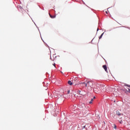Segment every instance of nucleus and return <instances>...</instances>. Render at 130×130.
Returning <instances> with one entry per match:
<instances>
[{
  "instance_id": "obj_1",
  "label": "nucleus",
  "mask_w": 130,
  "mask_h": 130,
  "mask_svg": "<svg viewBox=\"0 0 130 130\" xmlns=\"http://www.w3.org/2000/svg\"><path fill=\"white\" fill-rule=\"evenodd\" d=\"M80 84L83 86L85 85L86 87L87 90H92V88H93V82L92 81H87L86 83L85 82H82Z\"/></svg>"
},
{
  "instance_id": "obj_2",
  "label": "nucleus",
  "mask_w": 130,
  "mask_h": 130,
  "mask_svg": "<svg viewBox=\"0 0 130 130\" xmlns=\"http://www.w3.org/2000/svg\"><path fill=\"white\" fill-rule=\"evenodd\" d=\"M104 89V86L103 85H100L99 86H96L94 89L93 91L95 93H101V91Z\"/></svg>"
},
{
  "instance_id": "obj_3",
  "label": "nucleus",
  "mask_w": 130,
  "mask_h": 130,
  "mask_svg": "<svg viewBox=\"0 0 130 130\" xmlns=\"http://www.w3.org/2000/svg\"><path fill=\"white\" fill-rule=\"evenodd\" d=\"M125 87H127L126 91L127 92H129V93H130V85H125Z\"/></svg>"
},
{
  "instance_id": "obj_4",
  "label": "nucleus",
  "mask_w": 130,
  "mask_h": 130,
  "mask_svg": "<svg viewBox=\"0 0 130 130\" xmlns=\"http://www.w3.org/2000/svg\"><path fill=\"white\" fill-rule=\"evenodd\" d=\"M116 115H118V116H119V115H123V114H121V113H120V112H119V111H116Z\"/></svg>"
},
{
  "instance_id": "obj_5",
  "label": "nucleus",
  "mask_w": 130,
  "mask_h": 130,
  "mask_svg": "<svg viewBox=\"0 0 130 130\" xmlns=\"http://www.w3.org/2000/svg\"><path fill=\"white\" fill-rule=\"evenodd\" d=\"M103 68L106 72H107V66L106 65L103 66Z\"/></svg>"
},
{
  "instance_id": "obj_6",
  "label": "nucleus",
  "mask_w": 130,
  "mask_h": 130,
  "mask_svg": "<svg viewBox=\"0 0 130 130\" xmlns=\"http://www.w3.org/2000/svg\"><path fill=\"white\" fill-rule=\"evenodd\" d=\"M77 93L78 94V95H83V93H82L81 90H77Z\"/></svg>"
},
{
  "instance_id": "obj_7",
  "label": "nucleus",
  "mask_w": 130,
  "mask_h": 130,
  "mask_svg": "<svg viewBox=\"0 0 130 130\" xmlns=\"http://www.w3.org/2000/svg\"><path fill=\"white\" fill-rule=\"evenodd\" d=\"M80 107H81V108L85 109V108H86V106H85V104H81Z\"/></svg>"
},
{
  "instance_id": "obj_8",
  "label": "nucleus",
  "mask_w": 130,
  "mask_h": 130,
  "mask_svg": "<svg viewBox=\"0 0 130 130\" xmlns=\"http://www.w3.org/2000/svg\"><path fill=\"white\" fill-rule=\"evenodd\" d=\"M49 16L50 17V18H51L52 19H54V18H55V17H56V15H51L50 14H49Z\"/></svg>"
},
{
  "instance_id": "obj_9",
  "label": "nucleus",
  "mask_w": 130,
  "mask_h": 130,
  "mask_svg": "<svg viewBox=\"0 0 130 130\" xmlns=\"http://www.w3.org/2000/svg\"><path fill=\"white\" fill-rule=\"evenodd\" d=\"M68 84L71 86V85H73V82L71 81H68Z\"/></svg>"
},
{
  "instance_id": "obj_10",
  "label": "nucleus",
  "mask_w": 130,
  "mask_h": 130,
  "mask_svg": "<svg viewBox=\"0 0 130 130\" xmlns=\"http://www.w3.org/2000/svg\"><path fill=\"white\" fill-rule=\"evenodd\" d=\"M77 99L81 100L82 99V95L77 96Z\"/></svg>"
},
{
  "instance_id": "obj_11",
  "label": "nucleus",
  "mask_w": 130,
  "mask_h": 130,
  "mask_svg": "<svg viewBox=\"0 0 130 130\" xmlns=\"http://www.w3.org/2000/svg\"><path fill=\"white\" fill-rule=\"evenodd\" d=\"M104 34V32H103L99 37V39H101L102 38V36H103V35Z\"/></svg>"
},
{
  "instance_id": "obj_12",
  "label": "nucleus",
  "mask_w": 130,
  "mask_h": 130,
  "mask_svg": "<svg viewBox=\"0 0 130 130\" xmlns=\"http://www.w3.org/2000/svg\"><path fill=\"white\" fill-rule=\"evenodd\" d=\"M93 102V99H91V101L89 102V104H92Z\"/></svg>"
},
{
  "instance_id": "obj_13",
  "label": "nucleus",
  "mask_w": 130,
  "mask_h": 130,
  "mask_svg": "<svg viewBox=\"0 0 130 130\" xmlns=\"http://www.w3.org/2000/svg\"><path fill=\"white\" fill-rule=\"evenodd\" d=\"M114 128L115 129H116V125L114 124Z\"/></svg>"
},
{
  "instance_id": "obj_14",
  "label": "nucleus",
  "mask_w": 130,
  "mask_h": 130,
  "mask_svg": "<svg viewBox=\"0 0 130 130\" xmlns=\"http://www.w3.org/2000/svg\"><path fill=\"white\" fill-rule=\"evenodd\" d=\"M53 66H54L55 67V63H53Z\"/></svg>"
},
{
  "instance_id": "obj_15",
  "label": "nucleus",
  "mask_w": 130,
  "mask_h": 130,
  "mask_svg": "<svg viewBox=\"0 0 130 130\" xmlns=\"http://www.w3.org/2000/svg\"><path fill=\"white\" fill-rule=\"evenodd\" d=\"M70 90H69L68 91V94H70Z\"/></svg>"
},
{
  "instance_id": "obj_16",
  "label": "nucleus",
  "mask_w": 130,
  "mask_h": 130,
  "mask_svg": "<svg viewBox=\"0 0 130 130\" xmlns=\"http://www.w3.org/2000/svg\"><path fill=\"white\" fill-rule=\"evenodd\" d=\"M86 127V126H83V128H85Z\"/></svg>"
},
{
  "instance_id": "obj_17",
  "label": "nucleus",
  "mask_w": 130,
  "mask_h": 130,
  "mask_svg": "<svg viewBox=\"0 0 130 130\" xmlns=\"http://www.w3.org/2000/svg\"><path fill=\"white\" fill-rule=\"evenodd\" d=\"M106 14H108V12L106 11Z\"/></svg>"
},
{
  "instance_id": "obj_18",
  "label": "nucleus",
  "mask_w": 130,
  "mask_h": 130,
  "mask_svg": "<svg viewBox=\"0 0 130 130\" xmlns=\"http://www.w3.org/2000/svg\"><path fill=\"white\" fill-rule=\"evenodd\" d=\"M107 89H108V90H109V89H110V87H109V88H108Z\"/></svg>"
},
{
  "instance_id": "obj_19",
  "label": "nucleus",
  "mask_w": 130,
  "mask_h": 130,
  "mask_svg": "<svg viewBox=\"0 0 130 130\" xmlns=\"http://www.w3.org/2000/svg\"><path fill=\"white\" fill-rule=\"evenodd\" d=\"M95 98H96V97L94 96L93 99H95Z\"/></svg>"
},
{
  "instance_id": "obj_20",
  "label": "nucleus",
  "mask_w": 130,
  "mask_h": 130,
  "mask_svg": "<svg viewBox=\"0 0 130 130\" xmlns=\"http://www.w3.org/2000/svg\"><path fill=\"white\" fill-rule=\"evenodd\" d=\"M61 74H62V72H61Z\"/></svg>"
},
{
  "instance_id": "obj_21",
  "label": "nucleus",
  "mask_w": 130,
  "mask_h": 130,
  "mask_svg": "<svg viewBox=\"0 0 130 130\" xmlns=\"http://www.w3.org/2000/svg\"><path fill=\"white\" fill-rule=\"evenodd\" d=\"M120 123H121V122H120Z\"/></svg>"
}]
</instances>
